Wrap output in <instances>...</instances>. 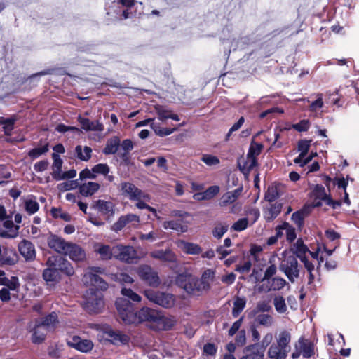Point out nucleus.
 I'll return each mask as SVG.
<instances>
[{
    "label": "nucleus",
    "instance_id": "obj_23",
    "mask_svg": "<svg viewBox=\"0 0 359 359\" xmlns=\"http://www.w3.org/2000/svg\"><path fill=\"white\" fill-rule=\"evenodd\" d=\"M3 226L5 229H0V237L6 238H13L18 236L19 233V226L14 225L11 220H5L3 222Z\"/></svg>",
    "mask_w": 359,
    "mask_h": 359
},
{
    "label": "nucleus",
    "instance_id": "obj_11",
    "mask_svg": "<svg viewBox=\"0 0 359 359\" xmlns=\"http://www.w3.org/2000/svg\"><path fill=\"white\" fill-rule=\"evenodd\" d=\"M313 196L316 199H319V201L314 202V206H320L321 205L320 201H324L327 205H330L332 208L335 209L339 207L341 204L340 201H334L325 192V188L321 185H316L312 191Z\"/></svg>",
    "mask_w": 359,
    "mask_h": 359
},
{
    "label": "nucleus",
    "instance_id": "obj_50",
    "mask_svg": "<svg viewBox=\"0 0 359 359\" xmlns=\"http://www.w3.org/2000/svg\"><path fill=\"white\" fill-rule=\"evenodd\" d=\"M53 177L55 179V177L59 176L62 172V160L61 159L60 156L55 153L53 154Z\"/></svg>",
    "mask_w": 359,
    "mask_h": 359
},
{
    "label": "nucleus",
    "instance_id": "obj_55",
    "mask_svg": "<svg viewBox=\"0 0 359 359\" xmlns=\"http://www.w3.org/2000/svg\"><path fill=\"white\" fill-rule=\"evenodd\" d=\"M50 212L52 216L55 219H61L65 222H69L71 220L70 215L63 211L61 208H53Z\"/></svg>",
    "mask_w": 359,
    "mask_h": 359
},
{
    "label": "nucleus",
    "instance_id": "obj_35",
    "mask_svg": "<svg viewBox=\"0 0 359 359\" xmlns=\"http://www.w3.org/2000/svg\"><path fill=\"white\" fill-rule=\"evenodd\" d=\"M254 317L255 322L257 325L263 326L264 327H271L274 324V319L270 314L260 313Z\"/></svg>",
    "mask_w": 359,
    "mask_h": 359
},
{
    "label": "nucleus",
    "instance_id": "obj_61",
    "mask_svg": "<svg viewBox=\"0 0 359 359\" xmlns=\"http://www.w3.org/2000/svg\"><path fill=\"white\" fill-rule=\"evenodd\" d=\"M304 269L306 270V271L309 273V284H311L313 283L315 279V275L313 274V271H315V266L314 264L309 261H306L305 262H303Z\"/></svg>",
    "mask_w": 359,
    "mask_h": 359
},
{
    "label": "nucleus",
    "instance_id": "obj_36",
    "mask_svg": "<svg viewBox=\"0 0 359 359\" xmlns=\"http://www.w3.org/2000/svg\"><path fill=\"white\" fill-rule=\"evenodd\" d=\"M282 205L280 203L271 204L264 212V217L268 222L274 219L281 212Z\"/></svg>",
    "mask_w": 359,
    "mask_h": 359
},
{
    "label": "nucleus",
    "instance_id": "obj_17",
    "mask_svg": "<svg viewBox=\"0 0 359 359\" xmlns=\"http://www.w3.org/2000/svg\"><path fill=\"white\" fill-rule=\"evenodd\" d=\"M64 255L76 262L84 261L86 257L85 250L78 244L72 242H69Z\"/></svg>",
    "mask_w": 359,
    "mask_h": 359
},
{
    "label": "nucleus",
    "instance_id": "obj_9",
    "mask_svg": "<svg viewBox=\"0 0 359 359\" xmlns=\"http://www.w3.org/2000/svg\"><path fill=\"white\" fill-rule=\"evenodd\" d=\"M46 265L49 267H56L58 271H60L68 276H71L74 273V270L71 263L60 256L53 255L49 257L47 259Z\"/></svg>",
    "mask_w": 359,
    "mask_h": 359
},
{
    "label": "nucleus",
    "instance_id": "obj_53",
    "mask_svg": "<svg viewBox=\"0 0 359 359\" xmlns=\"http://www.w3.org/2000/svg\"><path fill=\"white\" fill-rule=\"evenodd\" d=\"M229 225L226 223H217L212 230V235L215 238L220 239L227 231Z\"/></svg>",
    "mask_w": 359,
    "mask_h": 359
},
{
    "label": "nucleus",
    "instance_id": "obj_54",
    "mask_svg": "<svg viewBox=\"0 0 359 359\" xmlns=\"http://www.w3.org/2000/svg\"><path fill=\"white\" fill-rule=\"evenodd\" d=\"M273 304L276 311L278 313H285L287 311V305L285 299L281 296H276L273 299Z\"/></svg>",
    "mask_w": 359,
    "mask_h": 359
},
{
    "label": "nucleus",
    "instance_id": "obj_6",
    "mask_svg": "<svg viewBox=\"0 0 359 359\" xmlns=\"http://www.w3.org/2000/svg\"><path fill=\"white\" fill-rule=\"evenodd\" d=\"M144 295L150 302L164 308H170L175 303L174 295L170 293L149 290L144 291Z\"/></svg>",
    "mask_w": 359,
    "mask_h": 359
},
{
    "label": "nucleus",
    "instance_id": "obj_2",
    "mask_svg": "<svg viewBox=\"0 0 359 359\" xmlns=\"http://www.w3.org/2000/svg\"><path fill=\"white\" fill-rule=\"evenodd\" d=\"M103 295L100 291L90 288L84 295V308L89 313H96L104 307Z\"/></svg>",
    "mask_w": 359,
    "mask_h": 359
},
{
    "label": "nucleus",
    "instance_id": "obj_33",
    "mask_svg": "<svg viewBox=\"0 0 359 359\" xmlns=\"http://www.w3.org/2000/svg\"><path fill=\"white\" fill-rule=\"evenodd\" d=\"M257 344L246 346L243 350L245 355L241 359H259V357H264L263 351L259 352Z\"/></svg>",
    "mask_w": 359,
    "mask_h": 359
},
{
    "label": "nucleus",
    "instance_id": "obj_12",
    "mask_svg": "<svg viewBox=\"0 0 359 359\" xmlns=\"http://www.w3.org/2000/svg\"><path fill=\"white\" fill-rule=\"evenodd\" d=\"M140 222V218L138 215L133 213L121 215L111 226V230L115 232H118L122 230L128 224L132 226L136 227Z\"/></svg>",
    "mask_w": 359,
    "mask_h": 359
},
{
    "label": "nucleus",
    "instance_id": "obj_45",
    "mask_svg": "<svg viewBox=\"0 0 359 359\" xmlns=\"http://www.w3.org/2000/svg\"><path fill=\"white\" fill-rule=\"evenodd\" d=\"M269 287L271 291H278L283 289L286 285L290 288L288 283L283 278L275 277L269 280Z\"/></svg>",
    "mask_w": 359,
    "mask_h": 359
},
{
    "label": "nucleus",
    "instance_id": "obj_21",
    "mask_svg": "<svg viewBox=\"0 0 359 359\" xmlns=\"http://www.w3.org/2000/svg\"><path fill=\"white\" fill-rule=\"evenodd\" d=\"M93 249L95 252L98 254L100 259L103 260H109L113 257H114V246L111 248L109 245H105L102 243H95L93 245Z\"/></svg>",
    "mask_w": 359,
    "mask_h": 359
},
{
    "label": "nucleus",
    "instance_id": "obj_14",
    "mask_svg": "<svg viewBox=\"0 0 359 359\" xmlns=\"http://www.w3.org/2000/svg\"><path fill=\"white\" fill-rule=\"evenodd\" d=\"M67 344L69 347L74 348L81 352L90 351L94 344L88 339H82L80 337L73 336L67 339Z\"/></svg>",
    "mask_w": 359,
    "mask_h": 359
},
{
    "label": "nucleus",
    "instance_id": "obj_63",
    "mask_svg": "<svg viewBox=\"0 0 359 359\" xmlns=\"http://www.w3.org/2000/svg\"><path fill=\"white\" fill-rule=\"evenodd\" d=\"M151 127L154 129L155 133L159 136H166L172 134L175 129H168L165 128H160L157 126L155 123H151Z\"/></svg>",
    "mask_w": 359,
    "mask_h": 359
},
{
    "label": "nucleus",
    "instance_id": "obj_48",
    "mask_svg": "<svg viewBox=\"0 0 359 359\" xmlns=\"http://www.w3.org/2000/svg\"><path fill=\"white\" fill-rule=\"evenodd\" d=\"M120 145V140L117 137H114L107 141V145L104 149L106 154H115Z\"/></svg>",
    "mask_w": 359,
    "mask_h": 359
},
{
    "label": "nucleus",
    "instance_id": "obj_8",
    "mask_svg": "<svg viewBox=\"0 0 359 359\" xmlns=\"http://www.w3.org/2000/svg\"><path fill=\"white\" fill-rule=\"evenodd\" d=\"M100 332L102 334V337L115 345L126 344L130 340L128 335L121 331L114 330L107 325L101 327Z\"/></svg>",
    "mask_w": 359,
    "mask_h": 359
},
{
    "label": "nucleus",
    "instance_id": "obj_52",
    "mask_svg": "<svg viewBox=\"0 0 359 359\" xmlns=\"http://www.w3.org/2000/svg\"><path fill=\"white\" fill-rule=\"evenodd\" d=\"M308 213L306 210H300L294 212L292 215V220L298 226L302 227L304 224V219L307 216Z\"/></svg>",
    "mask_w": 359,
    "mask_h": 359
},
{
    "label": "nucleus",
    "instance_id": "obj_59",
    "mask_svg": "<svg viewBox=\"0 0 359 359\" xmlns=\"http://www.w3.org/2000/svg\"><path fill=\"white\" fill-rule=\"evenodd\" d=\"M48 151V144L43 145L40 147L32 149L29 151V156L32 159H35L41 156L42 154L46 153Z\"/></svg>",
    "mask_w": 359,
    "mask_h": 359
},
{
    "label": "nucleus",
    "instance_id": "obj_32",
    "mask_svg": "<svg viewBox=\"0 0 359 359\" xmlns=\"http://www.w3.org/2000/svg\"><path fill=\"white\" fill-rule=\"evenodd\" d=\"M79 121L85 130L102 131L103 126L98 121H90L88 118L79 117Z\"/></svg>",
    "mask_w": 359,
    "mask_h": 359
},
{
    "label": "nucleus",
    "instance_id": "obj_39",
    "mask_svg": "<svg viewBox=\"0 0 359 359\" xmlns=\"http://www.w3.org/2000/svg\"><path fill=\"white\" fill-rule=\"evenodd\" d=\"M311 140H300L298 142V151L300 152L298 157H297L294 162V163H302V160L306 156L308 153L310 146H311Z\"/></svg>",
    "mask_w": 359,
    "mask_h": 359
},
{
    "label": "nucleus",
    "instance_id": "obj_5",
    "mask_svg": "<svg viewBox=\"0 0 359 359\" xmlns=\"http://www.w3.org/2000/svg\"><path fill=\"white\" fill-rule=\"evenodd\" d=\"M116 306L119 318L125 324H137V321L130 319L137 318V312H134L133 304L125 298H118Z\"/></svg>",
    "mask_w": 359,
    "mask_h": 359
},
{
    "label": "nucleus",
    "instance_id": "obj_13",
    "mask_svg": "<svg viewBox=\"0 0 359 359\" xmlns=\"http://www.w3.org/2000/svg\"><path fill=\"white\" fill-rule=\"evenodd\" d=\"M114 258L126 262H132L137 258V252L133 247L117 245L114 246Z\"/></svg>",
    "mask_w": 359,
    "mask_h": 359
},
{
    "label": "nucleus",
    "instance_id": "obj_40",
    "mask_svg": "<svg viewBox=\"0 0 359 359\" xmlns=\"http://www.w3.org/2000/svg\"><path fill=\"white\" fill-rule=\"evenodd\" d=\"M301 353L304 358H310L314 354L313 344L301 338L298 341Z\"/></svg>",
    "mask_w": 359,
    "mask_h": 359
},
{
    "label": "nucleus",
    "instance_id": "obj_26",
    "mask_svg": "<svg viewBox=\"0 0 359 359\" xmlns=\"http://www.w3.org/2000/svg\"><path fill=\"white\" fill-rule=\"evenodd\" d=\"M32 342L34 344H41L45 340L47 332H49V330L37 320H36L35 325L32 329Z\"/></svg>",
    "mask_w": 359,
    "mask_h": 359
},
{
    "label": "nucleus",
    "instance_id": "obj_49",
    "mask_svg": "<svg viewBox=\"0 0 359 359\" xmlns=\"http://www.w3.org/2000/svg\"><path fill=\"white\" fill-rule=\"evenodd\" d=\"M271 309V306L266 302L262 301L257 304L256 308L248 313L249 318H253L258 312H269Z\"/></svg>",
    "mask_w": 359,
    "mask_h": 359
},
{
    "label": "nucleus",
    "instance_id": "obj_42",
    "mask_svg": "<svg viewBox=\"0 0 359 359\" xmlns=\"http://www.w3.org/2000/svg\"><path fill=\"white\" fill-rule=\"evenodd\" d=\"M156 110L158 116V118L161 121H165L168 118H171L176 121H180L178 115L173 114L172 111L167 109L161 106L156 107Z\"/></svg>",
    "mask_w": 359,
    "mask_h": 359
},
{
    "label": "nucleus",
    "instance_id": "obj_10",
    "mask_svg": "<svg viewBox=\"0 0 359 359\" xmlns=\"http://www.w3.org/2000/svg\"><path fill=\"white\" fill-rule=\"evenodd\" d=\"M242 192V188H238L235 190L228 191L224 194L220 199L219 205L225 207L229 205L233 204L231 209V212L235 213L241 209V204L236 203V200L239 198Z\"/></svg>",
    "mask_w": 359,
    "mask_h": 359
},
{
    "label": "nucleus",
    "instance_id": "obj_58",
    "mask_svg": "<svg viewBox=\"0 0 359 359\" xmlns=\"http://www.w3.org/2000/svg\"><path fill=\"white\" fill-rule=\"evenodd\" d=\"M281 228L285 231L286 238L288 241L292 242L296 238L295 229L289 224V223H283V224L281 225Z\"/></svg>",
    "mask_w": 359,
    "mask_h": 359
},
{
    "label": "nucleus",
    "instance_id": "obj_64",
    "mask_svg": "<svg viewBox=\"0 0 359 359\" xmlns=\"http://www.w3.org/2000/svg\"><path fill=\"white\" fill-rule=\"evenodd\" d=\"M121 294L134 302H139L142 299L141 297L139 294H137L130 289L123 288L121 290Z\"/></svg>",
    "mask_w": 359,
    "mask_h": 359
},
{
    "label": "nucleus",
    "instance_id": "obj_20",
    "mask_svg": "<svg viewBox=\"0 0 359 359\" xmlns=\"http://www.w3.org/2000/svg\"><path fill=\"white\" fill-rule=\"evenodd\" d=\"M291 251L299 259L302 263L309 261L307 257L309 249L304 243L301 238H299L291 247Z\"/></svg>",
    "mask_w": 359,
    "mask_h": 359
},
{
    "label": "nucleus",
    "instance_id": "obj_30",
    "mask_svg": "<svg viewBox=\"0 0 359 359\" xmlns=\"http://www.w3.org/2000/svg\"><path fill=\"white\" fill-rule=\"evenodd\" d=\"M37 321L43 325V326L46 327L49 331H53L59 324L57 315L55 312H52L41 320H37Z\"/></svg>",
    "mask_w": 359,
    "mask_h": 359
},
{
    "label": "nucleus",
    "instance_id": "obj_28",
    "mask_svg": "<svg viewBox=\"0 0 359 359\" xmlns=\"http://www.w3.org/2000/svg\"><path fill=\"white\" fill-rule=\"evenodd\" d=\"M16 261L15 252L12 249L4 248L0 245V266L13 265Z\"/></svg>",
    "mask_w": 359,
    "mask_h": 359
},
{
    "label": "nucleus",
    "instance_id": "obj_41",
    "mask_svg": "<svg viewBox=\"0 0 359 359\" xmlns=\"http://www.w3.org/2000/svg\"><path fill=\"white\" fill-rule=\"evenodd\" d=\"M163 226L165 229H172L182 233L187 232L188 230V226L182 224L180 220L165 221L163 222Z\"/></svg>",
    "mask_w": 359,
    "mask_h": 359
},
{
    "label": "nucleus",
    "instance_id": "obj_47",
    "mask_svg": "<svg viewBox=\"0 0 359 359\" xmlns=\"http://www.w3.org/2000/svg\"><path fill=\"white\" fill-rule=\"evenodd\" d=\"M43 278L46 282H55L59 279V272L56 267L48 266L43 271Z\"/></svg>",
    "mask_w": 359,
    "mask_h": 359
},
{
    "label": "nucleus",
    "instance_id": "obj_38",
    "mask_svg": "<svg viewBox=\"0 0 359 359\" xmlns=\"http://www.w3.org/2000/svg\"><path fill=\"white\" fill-rule=\"evenodd\" d=\"M0 285L4 286L11 291H18L20 287V283L18 278L16 276H11L10 278L4 277L0 278Z\"/></svg>",
    "mask_w": 359,
    "mask_h": 359
},
{
    "label": "nucleus",
    "instance_id": "obj_34",
    "mask_svg": "<svg viewBox=\"0 0 359 359\" xmlns=\"http://www.w3.org/2000/svg\"><path fill=\"white\" fill-rule=\"evenodd\" d=\"M288 353L273 344L268 349L267 357L269 359H286Z\"/></svg>",
    "mask_w": 359,
    "mask_h": 359
},
{
    "label": "nucleus",
    "instance_id": "obj_1",
    "mask_svg": "<svg viewBox=\"0 0 359 359\" xmlns=\"http://www.w3.org/2000/svg\"><path fill=\"white\" fill-rule=\"evenodd\" d=\"M176 281L180 287L192 295H200L208 291L207 285L201 283L200 279L191 276L180 275Z\"/></svg>",
    "mask_w": 359,
    "mask_h": 359
},
{
    "label": "nucleus",
    "instance_id": "obj_46",
    "mask_svg": "<svg viewBox=\"0 0 359 359\" xmlns=\"http://www.w3.org/2000/svg\"><path fill=\"white\" fill-rule=\"evenodd\" d=\"M75 153L79 159L84 161H88L91 157L92 149L88 146L78 145L75 148Z\"/></svg>",
    "mask_w": 359,
    "mask_h": 359
},
{
    "label": "nucleus",
    "instance_id": "obj_18",
    "mask_svg": "<svg viewBox=\"0 0 359 359\" xmlns=\"http://www.w3.org/2000/svg\"><path fill=\"white\" fill-rule=\"evenodd\" d=\"M92 208L108 217H112L115 214V204L110 201L99 199L93 202Z\"/></svg>",
    "mask_w": 359,
    "mask_h": 359
},
{
    "label": "nucleus",
    "instance_id": "obj_29",
    "mask_svg": "<svg viewBox=\"0 0 359 359\" xmlns=\"http://www.w3.org/2000/svg\"><path fill=\"white\" fill-rule=\"evenodd\" d=\"M291 341V333L288 330H282L276 338V344L275 346H279L282 349L287 351H290V343Z\"/></svg>",
    "mask_w": 359,
    "mask_h": 359
},
{
    "label": "nucleus",
    "instance_id": "obj_56",
    "mask_svg": "<svg viewBox=\"0 0 359 359\" xmlns=\"http://www.w3.org/2000/svg\"><path fill=\"white\" fill-rule=\"evenodd\" d=\"M215 278V272L210 269H206L202 274L201 282L207 285V289L209 290L210 288V283L213 281Z\"/></svg>",
    "mask_w": 359,
    "mask_h": 359
},
{
    "label": "nucleus",
    "instance_id": "obj_19",
    "mask_svg": "<svg viewBox=\"0 0 359 359\" xmlns=\"http://www.w3.org/2000/svg\"><path fill=\"white\" fill-rule=\"evenodd\" d=\"M158 311L149 309L147 307H143L138 311H137V318L130 319L131 320L137 321V323H140L144 321H149L154 323L155 320L158 318Z\"/></svg>",
    "mask_w": 359,
    "mask_h": 359
},
{
    "label": "nucleus",
    "instance_id": "obj_43",
    "mask_svg": "<svg viewBox=\"0 0 359 359\" xmlns=\"http://www.w3.org/2000/svg\"><path fill=\"white\" fill-rule=\"evenodd\" d=\"M24 208L29 215H34L39 209V204L33 196H29L24 200Z\"/></svg>",
    "mask_w": 359,
    "mask_h": 359
},
{
    "label": "nucleus",
    "instance_id": "obj_37",
    "mask_svg": "<svg viewBox=\"0 0 359 359\" xmlns=\"http://www.w3.org/2000/svg\"><path fill=\"white\" fill-rule=\"evenodd\" d=\"M156 318L154 323H156L158 328L160 330H169L175 324L173 318L163 316L159 312H158V318Z\"/></svg>",
    "mask_w": 359,
    "mask_h": 359
},
{
    "label": "nucleus",
    "instance_id": "obj_24",
    "mask_svg": "<svg viewBox=\"0 0 359 359\" xmlns=\"http://www.w3.org/2000/svg\"><path fill=\"white\" fill-rule=\"evenodd\" d=\"M18 249L26 260H32L36 257L34 245L30 241L23 240L19 243Z\"/></svg>",
    "mask_w": 359,
    "mask_h": 359
},
{
    "label": "nucleus",
    "instance_id": "obj_15",
    "mask_svg": "<svg viewBox=\"0 0 359 359\" xmlns=\"http://www.w3.org/2000/svg\"><path fill=\"white\" fill-rule=\"evenodd\" d=\"M137 274L142 280L151 286H157L159 284L157 273L149 266H140L137 269Z\"/></svg>",
    "mask_w": 359,
    "mask_h": 359
},
{
    "label": "nucleus",
    "instance_id": "obj_25",
    "mask_svg": "<svg viewBox=\"0 0 359 359\" xmlns=\"http://www.w3.org/2000/svg\"><path fill=\"white\" fill-rule=\"evenodd\" d=\"M238 167L242 172L245 175H248L249 173L258 165L257 158L246 155L245 158H243L238 161Z\"/></svg>",
    "mask_w": 359,
    "mask_h": 359
},
{
    "label": "nucleus",
    "instance_id": "obj_22",
    "mask_svg": "<svg viewBox=\"0 0 359 359\" xmlns=\"http://www.w3.org/2000/svg\"><path fill=\"white\" fill-rule=\"evenodd\" d=\"M177 247L184 253L188 255H199L202 252L201 248L196 243H190L184 240L175 241Z\"/></svg>",
    "mask_w": 359,
    "mask_h": 359
},
{
    "label": "nucleus",
    "instance_id": "obj_44",
    "mask_svg": "<svg viewBox=\"0 0 359 359\" xmlns=\"http://www.w3.org/2000/svg\"><path fill=\"white\" fill-rule=\"evenodd\" d=\"M246 299L245 297H236L233 301L232 308V316L237 318L241 313L243 311L246 305Z\"/></svg>",
    "mask_w": 359,
    "mask_h": 359
},
{
    "label": "nucleus",
    "instance_id": "obj_16",
    "mask_svg": "<svg viewBox=\"0 0 359 359\" xmlns=\"http://www.w3.org/2000/svg\"><path fill=\"white\" fill-rule=\"evenodd\" d=\"M69 243V242L55 234H50L47 239L48 246L61 255H65Z\"/></svg>",
    "mask_w": 359,
    "mask_h": 359
},
{
    "label": "nucleus",
    "instance_id": "obj_27",
    "mask_svg": "<svg viewBox=\"0 0 359 359\" xmlns=\"http://www.w3.org/2000/svg\"><path fill=\"white\" fill-rule=\"evenodd\" d=\"M151 256L154 259H157L165 262L173 263L177 261L175 254L170 249H166L165 250H154L151 252Z\"/></svg>",
    "mask_w": 359,
    "mask_h": 359
},
{
    "label": "nucleus",
    "instance_id": "obj_3",
    "mask_svg": "<svg viewBox=\"0 0 359 359\" xmlns=\"http://www.w3.org/2000/svg\"><path fill=\"white\" fill-rule=\"evenodd\" d=\"M121 195L132 201L139 203L143 200H150L151 196L134 184L129 182H121L119 185Z\"/></svg>",
    "mask_w": 359,
    "mask_h": 359
},
{
    "label": "nucleus",
    "instance_id": "obj_4",
    "mask_svg": "<svg viewBox=\"0 0 359 359\" xmlns=\"http://www.w3.org/2000/svg\"><path fill=\"white\" fill-rule=\"evenodd\" d=\"M279 269L291 283H294L299 277L300 269L299 264L297 257L293 255H290L283 259Z\"/></svg>",
    "mask_w": 359,
    "mask_h": 359
},
{
    "label": "nucleus",
    "instance_id": "obj_57",
    "mask_svg": "<svg viewBox=\"0 0 359 359\" xmlns=\"http://www.w3.org/2000/svg\"><path fill=\"white\" fill-rule=\"evenodd\" d=\"M279 196L278 188L276 185H271L268 187L265 194V199L269 202L274 201Z\"/></svg>",
    "mask_w": 359,
    "mask_h": 359
},
{
    "label": "nucleus",
    "instance_id": "obj_60",
    "mask_svg": "<svg viewBox=\"0 0 359 359\" xmlns=\"http://www.w3.org/2000/svg\"><path fill=\"white\" fill-rule=\"evenodd\" d=\"M201 161L208 166L217 165L219 163V159L216 156L211 154H203Z\"/></svg>",
    "mask_w": 359,
    "mask_h": 359
},
{
    "label": "nucleus",
    "instance_id": "obj_7",
    "mask_svg": "<svg viewBox=\"0 0 359 359\" xmlns=\"http://www.w3.org/2000/svg\"><path fill=\"white\" fill-rule=\"evenodd\" d=\"M103 273V269L100 267L89 269L83 276V281L85 285L96 287L97 290H105L107 289V283L100 277L97 273Z\"/></svg>",
    "mask_w": 359,
    "mask_h": 359
},
{
    "label": "nucleus",
    "instance_id": "obj_31",
    "mask_svg": "<svg viewBox=\"0 0 359 359\" xmlns=\"http://www.w3.org/2000/svg\"><path fill=\"white\" fill-rule=\"evenodd\" d=\"M100 188V184L94 182L83 183L79 187L80 194L86 197L91 196Z\"/></svg>",
    "mask_w": 359,
    "mask_h": 359
},
{
    "label": "nucleus",
    "instance_id": "obj_51",
    "mask_svg": "<svg viewBox=\"0 0 359 359\" xmlns=\"http://www.w3.org/2000/svg\"><path fill=\"white\" fill-rule=\"evenodd\" d=\"M263 147H264L262 144L256 142L254 141V140H252L250 143L247 155L257 158V157L261 154Z\"/></svg>",
    "mask_w": 359,
    "mask_h": 359
},
{
    "label": "nucleus",
    "instance_id": "obj_62",
    "mask_svg": "<svg viewBox=\"0 0 359 359\" xmlns=\"http://www.w3.org/2000/svg\"><path fill=\"white\" fill-rule=\"evenodd\" d=\"M249 220L248 218H241L231 226V229L236 231L245 230L248 226Z\"/></svg>",
    "mask_w": 359,
    "mask_h": 359
}]
</instances>
